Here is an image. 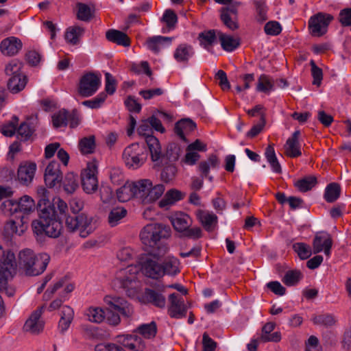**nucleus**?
<instances>
[{
  "label": "nucleus",
  "instance_id": "nucleus-1",
  "mask_svg": "<svg viewBox=\"0 0 351 351\" xmlns=\"http://www.w3.org/2000/svg\"><path fill=\"white\" fill-rule=\"evenodd\" d=\"M44 190L38 202L37 212L39 219L32 223V230L38 237L47 236L58 238L65 226L69 232L79 231L80 236L86 238L92 234L97 228L94 217L85 213H78L83 208V202L73 199L70 202V209L66 203L59 197L53 198L51 202Z\"/></svg>",
  "mask_w": 351,
  "mask_h": 351
},
{
  "label": "nucleus",
  "instance_id": "nucleus-2",
  "mask_svg": "<svg viewBox=\"0 0 351 351\" xmlns=\"http://www.w3.org/2000/svg\"><path fill=\"white\" fill-rule=\"evenodd\" d=\"M170 228L162 223H149L141 231L140 238L148 252H155V256H162L167 251L163 239L170 237Z\"/></svg>",
  "mask_w": 351,
  "mask_h": 351
},
{
  "label": "nucleus",
  "instance_id": "nucleus-3",
  "mask_svg": "<svg viewBox=\"0 0 351 351\" xmlns=\"http://www.w3.org/2000/svg\"><path fill=\"white\" fill-rule=\"evenodd\" d=\"M50 261L46 253L36 254L32 250L25 249L19 254V265L25 275L36 276L43 274Z\"/></svg>",
  "mask_w": 351,
  "mask_h": 351
},
{
  "label": "nucleus",
  "instance_id": "nucleus-4",
  "mask_svg": "<svg viewBox=\"0 0 351 351\" xmlns=\"http://www.w3.org/2000/svg\"><path fill=\"white\" fill-rule=\"evenodd\" d=\"M104 301L107 305L105 319L110 325L117 326L120 323V315L126 318L133 315V307L123 298L106 295Z\"/></svg>",
  "mask_w": 351,
  "mask_h": 351
},
{
  "label": "nucleus",
  "instance_id": "nucleus-5",
  "mask_svg": "<svg viewBox=\"0 0 351 351\" xmlns=\"http://www.w3.org/2000/svg\"><path fill=\"white\" fill-rule=\"evenodd\" d=\"M34 210V200L29 195H23L18 200H5L0 206L1 212L5 216L19 213V216H25L28 218V215Z\"/></svg>",
  "mask_w": 351,
  "mask_h": 351
},
{
  "label": "nucleus",
  "instance_id": "nucleus-6",
  "mask_svg": "<svg viewBox=\"0 0 351 351\" xmlns=\"http://www.w3.org/2000/svg\"><path fill=\"white\" fill-rule=\"evenodd\" d=\"M155 252H148L139 257L138 263L141 272L147 277L158 279L162 277L161 264L158 261L162 256H155Z\"/></svg>",
  "mask_w": 351,
  "mask_h": 351
},
{
  "label": "nucleus",
  "instance_id": "nucleus-7",
  "mask_svg": "<svg viewBox=\"0 0 351 351\" xmlns=\"http://www.w3.org/2000/svg\"><path fill=\"white\" fill-rule=\"evenodd\" d=\"M137 132L140 136H145V142L151 153L152 160L158 161L162 157L161 147L158 139L152 134V130L148 119L142 121Z\"/></svg>",
  "mask_w": 351,
  "mask_h": 351
},
{
  "label": "nucleus",
  "instance_id": "nucleus-8",
  "mask_svg": "<svg viewBox=\"0 0 351 351\" xmlns=\"http://www.w3.org/2000/svg\"><path fill=\"white\" fill-rule=\"evenodd\" d=\"M100 85V77L93 72H88L81 77L77 86V93L82 97H88L97 91Z\"/></svg>",
  "mask_w": 351,
  "mask_h": 351
},
{
  "label": "nucleus",
  "instance_id": "nucleus-9",
  "mask_svg": "<svg viewBox=\"0 0 351 351\" xmlns=\"http://www.w3.org/2000/svg\"><path fill=\"white\" fill-rule=\"evenodd\" d=\"M333 19V16L328 14L319 12L311 16L308 21V27L312 36H322L327 31V27Z\"/></svg>",
  "mask_w": 351,
  "mask_h": 351
},
{
  "label": "nucleus",
  "instance_id": "nucleus-10",
  "mask_svg": "<svg viewBox=\"0 0 351 351\" xmlns=\"http://www.w3.org/2000/svg\"><path fill=\"white\" fill-rule=\"evenodd\" d=\"M166 286L164 285H156L152 288H146L144 292V298L147 303L159 308H164L166 306V298L164 295Z\"/></svg>",
  "mask_w": 351,
  "mask_h": 351
},
{
  "label": "nucleus",
  "instance_id": "nucleus-11",
  "mask_svg": "<svg viewBox=\"0 0 351 351\" xmlns=\"http://www.w3.org/2000/svg\"><path fill=\"white\" fill-rule=\"evenodd\" d=\"M169 302L168 314L171 317L181 319L186 316L188 308L182 296L173 293L169 295Z\"/></svg>",
  "mask_w": 351,
  "mask_h": 351
},
{
  "label": "nucleus",
  "instance_id": "nucleus-12",
  "mask_svg": "<svg viewBox=\"0 0 351 351\" xmlns=\"http://www.w3.org/2000/svg\"><path fill=\"white\" fill-rule=\"evenodd\" d=\"M97 167L95 165L89 164L84 171L82 173L81 180L84 191L88 194L97 190L98 180L96 176Z\"/></svg>",
  "mask_w": 351,
  "mask_h": 351
},
{
  "label": "nucleus",
  "instance_id": "nucleus-13",
  "mask_svg": "<svg viewBox=\"0 0 351 351\" xmlns=\"http://www.w3.org/2000/svg\"><path fill=\"white\" fill-rule=\"evenodd\" d=\"M60 168V165L56 161H51L47 166L44 178L45 182L49 188H53L61 183L62 175Z\"/></svg>",
  "mask_w": 351,
  "mask_h": 351
},
{
  "label": "nucleus",
  "instance_id": "nucleus-14",
  "mask_svg": "<svg viewBox=\"0 0 351 351\" xmlns=\"http://www.w3.org/2000/svg\"><path fill=\"white\" fill-rule=\"evenodd\" d=\"M332 245V240L327 232H319L316 234L313 241V253L317 254L322 251L326 256L330 254V250Z\"/></svg>",
  "mask_w": 351,
  "mask_h": 351
},
{
  "label": "nucleus",
  "instance_id": "nucleus-15",
  "mask_svg": "<svg viewBox=\"0 0 351 351\" xmlns=\"http://www.w3.org/2000/svg\"><path fill=\"white\" fill-rule=\"evenodd\" d=\"M43 307L34 311L28 319L25 322L23 330L25 332H30L33 335H37L43 331L44 328V322L40 320V316L43 313Z\"/></svg>",
  "mask_w": 351,
  "mask_h": 351
},
{
  "label": "nucleus",
  "instance_id": "nucleus-16",
  "mask_svg": "<svg viewBox=\"0 0 351 351\" xmlns=\"http://www.w3.org/2000/svg\"><path fill=\"white\" fill-rule=\"evenodd\" d=\"M29 219L25 216H19L16 219L9 220L4 226V231L8 235L14 234L21 235L27 228Z\"/></svg>",
  "mask_w": 351,
  "mask_h": 351
},
{
  "label": "nucleus",
  "instance_id": "nucleus-17",
  "mask_svg": "<svg viewBox=\"0 0 351 351\" xmlns=\"http://www.w3.org/2000/svg\"><path fill=\"white\" fill-rule=\"evenodd\" d=\"M220 165V160L217 155L211 154L208 156L206 160L201 161L198 166V171L200 172V176L202 178H208L210 182H213V177L209 176L210 169H218Z\"/></svg>",
  "mask_w": 351,
  "mask_h": 351
},
{
  "label": "nucleus",
  "instance_id": "nucleus-18",
  "mask_svg": "<svg viewBox=\"0 0 351 351\" xmlns=\"http://www.w3.org/2000/svg\"><path fill=\"white\" fill-rule=\"evenodd\" d=\"M300 136V131L295 130L289 137L284 145L285 154L291 158H297L302 155L300 151V143L299 138Z\"/></svg>",
  "mask_w": 351,
  "mask_h": 351
},
{
  "label": "nucleus",
  "instance_id": "nucleus-19",
  "mask_svg": "<svg viewBox=\"0 0 351 351\" xmlns=\"http://www.w3.org/2000/svg\"><path fill=\"white\" fill-rule=\"evenodd\" d=\"M22 47L21 40L14 36L3 39L0 44L2 53L9 56L16 55L22 49Z\"/></svg>",
  "mask_w": 351,
  "mask_h": 351
},
{
  "label": "nucleus",
  "instance_id": "nucleus-20",
  "mask_svg": "<svg viewBox=\"0 0 351 351\" xmlns=\"http://www.w3.org/2000/svg\"><path fill=\"white\" fill-rule=\"evenodd\" d=\"M196 129V124L191 119L186 118L178 121L174 127V132L180 139L188 142L186 136Z\"/></svg>",
  "mask_w": 351,
  "mask_h": 351
},
{
  "label": "nucleus",
  "instance_id": "nucleus-21",
  "mask_svg": "<svg viewBox=\"0 0 351 351\" xmlns=\"http://www.w3.org/2000/svg\"><path fill=\"white\" fill-rule=\"evenodd\" d=\"M36 170V165L34 162L25 163L19 166L17 172L19 181L25 185L32 182Z\"/></svg>",
  "mask_w": 351,
  "mask_h": 351
},
{
  "label": "nucleus",
  "instance_id": "nucleus-22",
  "mask_svg": "<svg viewBox=\"0 0 351 351\" xmlns=\"http://www.w3.org/2000/svg\"><path fill=\"white\" fill-rule=\"evenodd\" d=\"M17 263L15 255L11 251L4 252L0 259V270L5 272L7 275H14L16 272Z\"/></svg>",
  "mask_w": 351,
  "mask_h": 351
},
{
  "label": "nucleus",
  "instance_id": "nucleus-23",
  "mask_svg": "<svg viewBox=\"0 0 351 351\" xmlns=\"http://www.w3.org/2000/svg\"><path fill=\"white\" fill-rule=\"evenodd\" d=\"M170 221L174 229L182 233L187 228H190L192 224V219L189 215L179 212L171 215Z\"/></svg>",
  "mask_w": 351,
  "mask_h": 351
},
{
  "label": "nucleus",
  "instance_id": "nucleus-24",
  "mask_svg": "<svg viewBox=\"0 0 351 351\" xmlns=\"http://www.w3.org/2000/svg\"><path fill=\"white\" fill-rule=\"evenodd\" d=\"M132 267H128L121 269L117 274L116 280L119 283L121 287L129 289L132 287L133 282H135L136 276L135 273L132 274Z\"/></svg>",
  "mask_w": 351,
  "mask_h": 351
},
{
  "label": "nucleus",
  "instance_id": "nucleus-25",
  "mask_svg": "<svg viewBox=\"0 0 351 351\" xmlns=\"http://www.w3.org/2000/svg\"><path fill=\"white\" fill-rule=\"evenodd\" d=\"M186 196V193L176 189H171L167 191L164 197L159 202L160 208L171 206L176 202L182 200Z\"/></svg>",
  "mask_w": 351,
  "mask_h": 351
},
{
  "label": "nucleus",
  "instance_id": "nucleus-26",
  "mask_svg": "<svg viewBox=\"0 0 351 351\" xmlns=\"http://www.w3.org/2000/svg\"><path fill=\"white\" fill-rule=\"evenodd\" d=\"M106 39L112 43L123 47H128L130 45V39L128 35L119 30L111 29L106 33Z\"/></svg>",
  "mask_w": 351,
  "mask_h": 351
},
{
  "label": "nucleus",
  "instance_id": "nucleus-27",
  "mask_svg": "<svg viewBox=\"0 0 351 351\" xmlns=\"http://www.w3.org/2000/svg\"><path fill=\"white\" fill-rule=\"evenodd\" d=\"M152 182L149 180H141L134 182L135 186V197L141 199L143 203L147 204V194L151 189Z\"/></svg>",
  "mask_w": 351,
  "mask_h": 351
},
{
  "label": "nucleus",
  "instance_id": "nucleus-28",
  "mask_svg": "<svg viewBox=\"0 0 351 351\" xmlns=\"http://www.w3.org/2000/svg\"><path fill=\"white\" fill-rule=\"evenodd\" d=\"M311 320L315 325L324 326L325 328H331L335 326L337 322V317L334 314L328 313L315 315Z\"/></svg>",
  "mask_w": 351,
  "mask_h": 351
},
{
  "label": "nucleus",
  "instance_id": "nucleus-29",
  "mask_svg": "<svg viewBox=\"0 0 351 351\" xmlns=\"http://www.w3.org/2000/svg\"><path fill=\"white\" fill-rule=\"evenodd\" d=\"M180 261L175 257H167L161 264L162 277L164 275L176 276L180 272Z\"/></svg>",
  "mask_w": 351,
  "mask_h": 351
},
{
  "label": "nucleus",
  "instance_id": "nucleus-30",
  "mask_svg": "<svg viewBox=\"0 0 351 351\" xmlns=\"http://www.w3.org/2000/svg\"><path fill=\"white\" fill-rule=\"evenodd\" d=\"M74 317L73 310L69 306H64L61 311V317L58 323V328L64 333L70 326Z\"/></svg>",
  "mask_w": 351,
  "mask_h": 351
},
{
  "label": "nucleus",
  "instance_id": "nucleus-31",
  "mask_svg": "<svg viewBox=\"0 0 351 351\" xmlns=\"http://www.w3.org/2000/svg\"><path fill=\"white\" fill-rule=\"evenodd\" d=\"M193 55L194 50L192 46L180 44L176 49L173 57L179 62L186 63Z\"/></svg>",
  "mask_w": 351,
  "mask_h": 351
},
{
  "label": "nucleus",
  "instance_id": "nucleus-32",
  "mask_svg": "<svg viewBox=\"0 0 351 351\" xmlns=\"http://www.w3.org/2000/svg\"><path fill=\"white\" fill-rule=\"evenodd\" d=\"M62 184L64 191L68 194L73 193L79 186V178L77 174L69 172L62 178Z\"/></svg>",
  "mask_w": 351,
  "mask_h": 351
},
{
  "label": "nucleus",
  "instance_id": "nucleus-33",
  "mask_svg": "<svg viewBox=\"0 0 351 351\" xmlns=\"http://www.w3.org/2000/svg\"><path fill=\"white\" fill-rule=\"evenodd\" d=\"M172 41L171 37L161 36H152L147 40V48L155 53H158L165 43L170 44Z\"/></svg>",
  "mask_w": 351,
  "mask_h": 351
},
{
  "label": "nucleus",
  "instance_id": "nucleus-34",
  "mask_svg": "<svg viewBox=\"0 0 351 351\" xmlns=\"http://www.w3.org/2000/svg\"><path fill=\"white\" fill-rule=\"evenodd\" d=\"M84 33V29L82 27L77 25L69 27L65 33V40L73 45H77Z\"/></svg>",
  "mask_w": 351,
  "mask_h": 351
},
{
  "label": "nucleus",
  "instance_id": "nucleus-35",
  "mask_svg": "<svg viewBox=\"0 0 351 351\" xmlns=\"http://www.w3.org/2000/svg\"><path fill=\"white\" fill-rule=\"evenodd\" d=\"M135 186L134 182L125 183L121 187L117 189V196L119 202H125L132 197H135Z\"/></svg>",
  "mask_w": 351,
  "mask_h": 351
},
{
  "label": "nucleus",
  "instance_id": "nucleus-36",
  "mask_svg": "<svg viewBox=\"0 0 351 351\" xmlns=\"http://www.w3.org/2000/svg\"><path fill=\"white\" fill-rule=\"evenodd\" d=\"M197 217L205 230L208 232L213 230V225L217 222V217L213 213H209L203 210H198L197 212Z\"/></svg>",
  "mask_w": 351,
  "mask_h": 351
},
{
  "label": "nucleus",
  "instance_id": "nucleus-37",
  "mask_svg": "<svg viewBox=\"0 0 351 351\" xmlns=\"http://www.w3.org/2000/svg\"><path fill=\"white\" fill-rule=\"evenodd\" d=\"M217 35L219 36L221 47L225 51H232L240 45L239 40L231 36L226 35L221 32H217Z\"/></svg>",
  "mask_w": 351,
  "mask_h": 351
},
{
  "label": "nucleus",
  "instance_id": "nucleus-38",
  "mask_svg": "<svg viewBox=\"0 0 351 351\" xmlns=\"http://www.w3.org/2000/svg\"><path fill=\"white\" fill-rule=\"evenodd\" d=\"M27 82L26 76H12L8 82V88L11 93L16 94L24 89Z\"/></svg>",
  "mask_w": 351,
  "mask_h": 351
},
{
  "label": "nucleus",
  "instance_id": "nucleus-39",
  "mask_svg": "<svg viewBox=\"0 0 351 351\" xmlns=\"http://www.w3.org/2000/svg\"><path fill=\"white\" fill-rule=\"evenodd\" d=\"M217 32L218 31L215 29H210L199 33L198 40L200 45L208 50L217 41L216 34Z\"/></svg>",
  "mask_w": 351,
  "mask_h": 351
},
{
  "label": "nucleus",
  "instance_id": "nucleus-40",
  "mask_svg": "<svg viewBox=\"0 0 351 351\" xmlns=\"http://www.w3.org/2000/svg\"><path fill=\"white\" fill-rule=\"evenodd\" d=\"M182 153V149L180 145L176 143H169L167 147L166 153L162 156L171 163L177 161Z\"/></svg>",
  "mask_w": 351,
  "mask_h": 351
},
{
  "label": "nucleus",
  "instance_id": "nucleus-41",
  "mask_svg": "<svg viewBox=\"0 0 351 351\" xmlns=\"http://www.w3.org/2000/svg\"><path fill=\"white\" fill-rule=\"evenodd\" d=\"M265 158L270 165L274 172L280 173L282 172L281 166L276 158L273 145H268L265 152Z\"/></svg>",
  "mask_w": 351,
  "mask_h": 351
},
{
  "label": "nucleus",
  "instance_id": "nucleus-42",
  "mask_svg": "<svg viewBox=\"0 0 351 351\" xmlns=\"http://www.w3.org/2000/svg\"><path fill=\"white\" fill-rule=\"evenodd\" d=\"M340 193V185L337 182H332L325 189L324 199L327 202L332 203L339 197Z\"/></svg>",
  "mask_w": 351,
  "mask_h": 351
},
{
  "label": "nucleus",
  "instance_id": "nucleus-43",
  "mask_svg": "<svg viewBox=\"0 0 351 351\" xmlns=\"http://www.w3.org/2000/svg\"><path fill=\"white\" fill-rule=\"evenodd\" d=\"M127 215V210L123 207L113 208L108 214V223L111 227L116 226Z\"/></svg>",
  "mask_w": 351,
  "mask_h": 351
},
{
  "label": "nucleus",
  "instance_id": "nucleus-44",
  "mask_svg": "<svg viewBox=\"0 0 351 351\" xmlns=\"http://www.w3.org/2000/svg\"><path fill=\"white\" fill-rule=\"evenodd\" d=\"M302 277V272L298 269L288 270L282 278V282L287 286H295L300 281Z\"/></svg>",
  "mask_w": 351,
  "mask_h": 351
},
{
  "label": "nucleus",
  "instance_id": "nucleus-45",
  "mask_svg": "<svg viewBox=\"0 0 351 351\" xmlns=\"http://www.w3.org/2000/svg\"><path fill=\"white\" fill-rule=\"evenodd\" d=\"M136 331L145 338H154L157 333L156 324L155 322H152L149 324H141L136 329Z\"/></svg>",
  "mask_w": 351,
  "mask_h": 351
},
{
  "label": "nucleus",
  "instance_id": "nucleus-46",
  "mask_svg": "<svg viewBox=\"0 0 351 351\" xmlns=\"http://www.w3.org/2000/svg\"><path fill=\"white\" fill-rule=\"evenodd\" d=\"M274 90V83L269 76L262 74L258 79L256 90L265 93H269Z\"/></svg>",
  "mask_w": 351,
  "mask_h": 351
},
{
  "label": "nucleus",
  "instance_id": "nucleus-47",
  "mask_svg": "<svg viewBox=\"0 0 351 351\" xmlns=\"http://www.w3.org/2000/svg\"><path fill=\"white\" fill-rule=\"evenodd\" d=\"M53 125L56 128L66 127L69 123V111L62 109L52 116Z\"/></svg>",
  "mask_w": 351,
  "mask_h": 351
},
{
  "label": "nucleus",
  "instance_id": "nucleus-48",
  "mask_svg": "<svg viewBox=\"0 0 351 351\" xmlns=\"http://www.w3.org/2000/svg\"><path fill=\"white\" fill-rule=\"evenodd\" d=\"M79 148L83 154H92L95 149V138L94 136L84 137L79 142Z\"/></svg>",
  "mask_w": 351,
  "mask_h": 351
},
{
  "label": "nucleus",
  "instance_id": "nucleus-49",
  "mask_svg": "<svg viewBox=\"0 0 351 351\" xmlns=\"http://www.w3.org/2000/svg\"><path fill=\"white\" fill-rule=\"evenodd\" d=\"M293 249L302 260L308 259L312 255L311 246L305 243H295L293 244Z\"/></svg>",
  "mask_w": 351,
  "mask_h": 351
},
{
  "label": "nucleus",
  "instance_id": "nucleus-50",
  "mask_svg": "<svg viewBox=\"0 0 351 351\" xmlns=\"http://www.w3.org/2000/svg\"><path fill=\"white\" fill-rule=\"evenodd\" d=\"M23 65V62L19 60H12L5 68V74L11 77L15 75H17L18 77L25 76L21 72Z\"/></svg>",
  "mask_w": 351,
  "mask_h": 351
},
{
  "label": "nucleus",
  "instance_id": "nucleus-51",
  "mask_svg": "<svg viewBox=\"0 0 351 351\" xmlns=\"http://www.w3.org/2000/svg\"><path fill=\"white\" fill-rule=\"evenodd\" d=\"M86 315L89 321L101 323L106 318V311L101 308L90 307L88 309Z\"/></svg>",
  "mask_w": 351,
  "mask_h": 351
},
{
  "label": "nucleus",
  "instance_id": "nucleus-52",
  "mask_svg": "<svg viewBox=\"0 0 351 351\" xmlns=\"http://www.w3.org/2000/svg\"><path fill=\"white\" fill-rule=\"evenodd\" d=\"M317 184V179L314 176L305 177L298 180L295 186L301 192H306L314 187Z\"/></svg>",
  "mask_w": 351,
  "mask_h": 351
},
{
  "label": "nucleus",
  "instance_id": "nucleus-53",
  "mask_svg": "<svg viewBox=\"0 0 351 351\" xmlns=\"http://www.w3.org/2000/svg\"><path fill=\"white\" fill-rule=\"evenodd\" d=\"M77 8V17L79 20L86 22L91 20L93 16V12L88 5L83 3H78Z\"/></svg>",
  "mask_w": 351,
  "mask_h": 351
},
{
  "label": "nucleus",
  "instance_id": "nucleus-54",
  "mask_svg": "<svg viewBox=\"0 0 351 351\" xmlns=\"http://www.w3.org/2000/svg\"><path fill=\"white\" fill-rule=\"evenodd\" d=\"M177 167L173 163H169L165 165L162 170L160 178L161 180L166 183L171 182L176 177L177 173Z\"/></svg>",
  "mask_w": 351,
  "mask_h": 351
},
{
  "label": "nucleus",
  "instance_id": "nucleus-55",
  "mask_svg": "<svg viewBox=\"0 0 351 351\" xmlns=\"http://www.w3.org/2000/svg\"><path fill=\"white\" fill-rule=\"evenodd\" d=\"M19 123V118L14 115L11 120L1 125L0 131L5 136H12L16 132Z\"/></svg>",
  "mask_w": 351,
  "mask_h": 351
},
{
  "label": "nucleus",
  "instance_id": "nucleus-56",
  "mask_svg": "<svg viewBox=\"0 0 351 351\" xmlns=\"http://www.w3.org/2000/svg\"><path fill=\"white\" fill-rule=\"evenodd\" d=\"M35 130L34 127L27 122L22 123L17 129L18 138L21 141H27Z\"/></svg>",
  "mask_w": 351,
  "mask_h": 351
},
{
  "label": "nucleus",
  "instance_id": "nucleus-57",
  "mask_svg": "<svg viewBox=\"0 0 351 351\" xmlns=\"http://www.w3.org/2000/svg\"><path fill=\"white\" fill-rule=\"evenodd\" d=\"M164 191L165 186L163 184H159L153 186V184H152L151 189H149V193L147 194V204L157 200L159 197H161Z\"/></svg>",
  "mask_w": 351,
  "mask_h": 351
},
{
  "label": "nucleus",
  "instance_id": "nucleus-58",
  "mask_svg": "<svg viewBox=\"0 0 351 351\" xmlns=\"http://www.w3.org/2000/svg\"><path fill=\"white\" fill-rule=\"evenodd\" d=\"M106 97L107 94L104 92H101L93 99L82 101V104L92 109L99 108L104 102Z\"/></svg>",
  "mask_w": 351,
  "mask_h": 351
},
{
  "label": "nucleus",
  "instance_id": "nucleus-59",
  "mask_svg": "<svg viewBox=\"0 0 351 351\" xmlns=\"http://www.w3.org/2000/svg\"><path fill=\"white\" fill-rule=\"evenodd\" d=\"M132 335H121L116 336L114 338V341L117 345L123 346L131 350H133L135 348L132 343Z\"/></svg>",
  "mask_w": 351,
  "mask_h": 351
},
{
  "label": "nucleus",
  "instance_id": "nucleus-60",
  "mask_svg": "<svg viewBox=\"0 0 351 351\" xmlns=\"http://www.w3.org/2000/svg\"><path fill=\"white\" fill-rule=\"evenodd\" d=\"M264 31L267 35L277 36L281 33L282 27L278 22L271 21L265 25Z\"/></svg>",
  "mask_w": 351,
  "mask_h": 351
},
{
  "label": "nucleus",
  "instance_id": "nucleus-61",
  "mask_svg": "<svg viewBox=\"0 0 351 351\" xmlns=\"http://www.w3.org/2000/svg\"><path fill=\"white\" fill-rule=\"evenodd\" d=\"M162 21L166 23L167 26L169 28H173L178 21V17L176 13L172 10H167L163 14Z\"/></svg>",
  "mask_w": 351,
  "mask_h": 351
},
{
  "label": "nucleus",
  "instance_id": "nucleus-62",
  "mask_svg": "<svg viewBox=\"0 0 351 351\" xmlns=\"http://www.w3.org/2000/svg\"><path fill=\"white\" fill-rule=\"evenodd\" d=\"M310 65L311 66V74L313 77V84L319 86L323 78L322 70L316 65L313 60L310 62Z\"/></svg>",
  "mask_w": 351,
  "mask_h": 351
},
{
  "label": "nucleus",
  "instance_id": "nucleus-63",
  "mask_svg": "<svg viewBox=\"0 0 351 351\" xmlns=\"http://www.w3.org/2000/svg\"><path fill=\"white\" fill-rule=\"evenodd\" d=\"M220 19L223 23L230 29L235 30L239 28L237 17L234 16H226L225 14H221Z\"/></svg>",
  "mask_w": 351,
  "mask_h": 351
},
{
  "label": "nucleus",
  "instance_id": "nucleus-64",
  "mask_svg": "<svg viewBox=\"0 0 351 351\" xmlns=\"http://www.w3.org/2000/svg\"><path fill=\"white\" fill-rule=\"evenodd\" d=\"M95 351H125L123 348L117 343H108L97 344Z\"/></svg>",
  "mask_w": 351,
  "mask_h": 351
}]
</instances>
